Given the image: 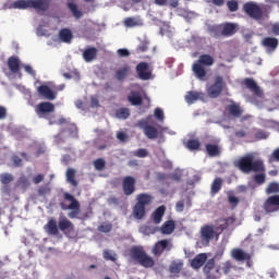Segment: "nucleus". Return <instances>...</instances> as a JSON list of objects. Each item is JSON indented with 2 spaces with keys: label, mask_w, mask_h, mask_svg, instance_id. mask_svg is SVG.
Here are the masks:
<instances>
[{
  "label": "nucleus",
  "mask_w": 279,
  "mask_h": 279,
  "mask_svg": "<svg viewBox=\"0 0 279 279\" xmlns=\"http://www.w3.org/2000/svg\"><path fill=\"white\" fill-rule=\"evenodd\" d=\"M234 165L243 173H251V171H254L255 173H263V171H265V163H263V160L260 159L254 160V154L245 155L244 157L235 160Z\"/></svg>",
  "instance_id": "nucleus-1"
},
{
  "label": "nucleus",
  "mask_w": 279,
  "mask_h": 279,
  "mask_svg": "<svg viewBox=\"0 0 279 279\" xmlns=\"http://www.w3.org/2000/svg\"><path fill=\"white\" fill-rule=\"evenodd\" d=\"M231 223H234L233 218H227V219H220L217 221L216 226L213 225H206L202 227L201 229V236L205 243H210L213 239H215V235L221 234L222 231L228 228Z\"/></svg>",
  "instance_id": "nucleus-2"
},
{
  "label": "nucleus",
  "mask_w": 279,
  "mask_h": 279,
  "mask_svg": "<svg viewBox=\"0 0 279 279\" xmlns=\"http://www.w3.org/2000/svg\"><path fill=\"white\" fill-rule=\"evenodd\" d=\"M130 256L138 263L142 267H145L146 269H149V267H153L155 265L154 258H151L147 253L145 252V248L143 246H133L130 250Z\"/></svg>",
  "instance_id": "nucleus-3"
},
{
  "label": "nucleus",
  "mask_w": 279,
  "mask_h": 279,
  "mask_svg": "<svg viewBox=\"0 0 279 279\" xmlns=\"http://www.w3.org/2000/svg\"><path fill=\"white\" fill-rule=\"evenodd\" d=\"M244 84L246 88H248V90H251V93H253L254 95L253 98H248L250 104H253L257 108H263L265 98L263 97V90L260 89L258 84H256V81L252 78H245Z\"/></svg>",
  "instance_id": "nucleus-4"
},
{
  "label": "nucleus",
  "mask_w": 279,
  "mask_h": 279,
  "mask_svg": "<svg viewBox=\"0 0 279 279\" xmlns=\"http://www.w3.org/2000/svg\"><path fill=\"white\" fill-rule=\"evenodd\" d=\"M215 64V59L209 54H202L198 58V62L194 63L192 71L197 77V80H204L206 77V69L204 66H213Z\"/></svg>",
  "instance_id": "nucleus-5"
},
{
  "label": "nucleus",
  "mask_w": 279,
  "mask_h": 279,
  "mask_svg": "<svg viewBox=\"0 0 279 279\" xmlns=\"http://www.w3.org/2000/svg\"><path fill=\"white\" fill-rule=\"evenodd\" d=\"M63 197L65 202H69L70 204L61 203L62 210H72L68 214V217H70V219H75V217L80 215V202L69 193H64Z\"/></svg>",
  "instance_id": "nucleus-6"
},
{
  "label": "nucleus",
  "mask_w": 279,
  "mask_h": 279,
  "mask_svg": "<svg viewBox=\"0 0 279 279\" xmlns=\"http://www.w3.org/2000/svg\"><path fill=\"white\" fill-rule=\"evenodd\" d=\"M149 204H151V195H137V204L133 208V215L135 219H143V217H145V206H149Z\"/></svg>",
  "instance_id": "nucleus-7"
},
{
  "label": "nucleus",
  "mask_w": 279,
  "mask_h": 279,
  "mask_svg": "<svg viewBox=\"0 0 279 279\" xmlns=\"http://www.w3.org/2000/svg\"><path fill=\"white\" fill-rule=\"evenodd\" d=\"M53 123H58V125H66V130L59 133V135H57L54 137L56 143H58V145H60V136H72V138H75V136H77V126H75V124L69 123V120L61 118L59 119V121H51L49 120V125H53Z\"/></svg>",
  "instance_id": "nucleus-8"
},
{
  "label": "nucleus",
  "mask_w": 279,
  "mask_h": 279,
  "mask_svg": "<svg viewBox=\"0 0 279 279\" xmlns=\"http://www.w3.org/2000/svg\"><path fill=\"white\" fill-rule=\"evenodd\" d=\"M242 10L250 19H254V21L263 20V9L256 2L250 1L244 3Z\"/></svg>",
  "instance_id": "nucleus-9"
},
{
  "label": "nucleus",
  "mask_w": 279,
  "mask_h": 279,
  "mask_svg": "<svg viewBox=\"0 0 279 279\" xmlns=\"http://www.w3.org/2000/svg\"><path fill=\"white\" fill-rule=\"evenodd\" d=\"M203 271L206 279H220L221 278V267L215 265V258L207 260Z\"/></svg>",
  "instance_id": "nucleus-10"
},
{
  "label": "nucleus",
  "mask_w": 279,
  "mask_h": 279,
  "mask_svg": "<svg viewBox=\"0 0 279 279\" xmlns=\"http://www.w3.org/2000/svg\"><path fill=\"white\" fill-rule=\"evenodd\" d=\"M150 119L151 116H149L147 119L140 120L137 125L141 128V130H143L146 138L154 141V138H158V129L149 125Z\"/></svg>",
  "instance_id": "nucleus-11"
},
{
  "label": "nucleus",
  "mask_w": 279,
  "mask_h": 279,
  "mask_svg": "<svg viewBox=\"0 0 279 279\" xmlns=\"http://www.w3.org/2000/svg\"><path fill=\"white\" fill-rule=\"evenodd\" d=\"M223 86H226V83H223V77L217 76L215 78L214 84L209 85L207 87V94L211 99H217L221 95V92L223 90Z\"/></svg>",
  "instance_id": "nucleus-12"
},
{
  "label": "nucleus",
  "mask_w": 279,
  "mask_h": 279,
  "mask_svg": "<svg viewBox=\"0 0 279 279\" xmlns=\"http://www.w3.org/2000/svg\"><path fill=\"white\" fill-rule=\"evenodd\" d=\"M56 110V106L51 102H41L36 107V113L40 119H49V113Z\"/></svg>",
  "instance_id": "nucleus-13"
},
{
  "label": "nucleus",
  "mask_w": 279,
  "mask_h": 279,
  "mask_svg": "<svg viewBox=\"0 0 279 279\" xmlns=\"http://www.w3.org/2000/svg\"><path fill=\"white\" fill-rule=\"evenodd\" d=\"M71 40H73V36H48L46 43L48 47H60L62 43L70 45Z\"/></svg>",
  "instance_id": "nucleus-14"
},
{
  "label": "nucleus",
  "mask_w": 279,
  "mask_h": 279,
  "mask_svg": "<svg viewBox=\"0 0 279 279\" xmlns=\"http://www.w3.org/2000/svg\"><path fill=\"white\" fill-rule=\"evenodd\" d=\"M264 210L266 213H278L279 210V195L270 196L264 203Z\"/></svg>",
  "instance_id": "nucleus-15"
},
{
  "label": "nucleus",
  "mask_w": 279,
  "mask_h": 279,
  "mask_svg": "<svg viewBox=\"0 0 279 279\" xmlns=\"http://www.w3.org/2000/svg\"><path fill=\"white\" fill-rule=\"evenodd\" d=\"M231 256L232 258H234V260H238V262L247 260L246 262L247 267H252V260H250V258H252V254L246 253L241 248H235L231 251Z\"/></svg>",
  "instance_id": "nucleus-16"
},
{
  "label": "nucleus",
  "mask_w": 279,
  "mask_h": 279,
  "mask_svg": "<svg viewBox=\"0 0 279 279\" xmlns=\"http://www.w3.org/2000/svg\"><path fill=\"white\" fill-rule=\"evenodd\" d=\"M51 5V0H31V8L36 12H47Z\"/></svg>",
  "instance_id": "nucleus-17"
},
{
  "label": "nucleus",
  "mask_w": 279,
  "mask_h": 279,
  "mask_svg": "<svg viewBox=\"0 0 279 279\" xmlns=\"http://www.w3.org/2000/svg\"><path fill=\"white\" fill-rule=\"evenodd\" d=\"M186 104H195V101H206V95L202 92H187L185 95Z\"/></svg>",
  "instance_id": "nucleus-18"
},
{
  "label": "nucleus",
  "mask_w": 279,
  "mask_h": 279,
  "mask_svg": "<svg viewBox=\"0 0 279 279\" xmlns=\"http://www.w3.org/2000/svg\"><path fill=\"white\" fill-rule=\"evenodd\" d=\"M262 45L266 49L267 53H274V51H276L278 48V39L274 37H265Z\"/></svg>",
  "instance_id": "nucleus-19"
},
{
  "label": "nucleus",
  "mask_w": 279,
  "mask_h": 279,
  "mask_svg": "<svg viewBox=\"0 0 279 279\" xmlns=\"http://www.w3.org/2000/svg\"><path fill=\"white\" fill-rule=\"evenodd\" d=\"M165 250H171V242L168 240H161L157 242L153 248V254L155 256H160Z\"/></svg>",
  "instance_id": "nucleus-20"
},
{
  "label": "nucleus",
  "mask_w": 279,
  "mask_h": 279,
  "mask_svg": "<svg viewBox=\"0 0 279 279\" xmlns=\"http://www.w3.org/2000/svg\"><path fill=\"white\" fill-rule=\"evenodd\" d=\"M136 71L140 80H149V77H151V72H149V65L145 62L137 64Z\"/></svg>",
  "instance_id": "nucleus-21"
},
{
  "label": "nucleus",
  "mask_w": 279,
  "mask_h": 279,
  "mask_svg": "<svg viewBox=\"0 0 279 279\" xmlns=\"http://www.w3.org/2000/svg\"><path fill=\"white\" fill-rule=\"evenodd\" d=\"M206 260H208V254L201 253L192 259L191 266L193 267V269H201L202 267H204Z\"/></svg>",
  "instance_id": "nucleus-22"
},
{
  "label": "nucleus",
  "mask_w": 279,
  "mask_h": 279,
  "mask_svg": "<svg viewBox=\"0 0 279 279\" xmlns=\"http://www.w3.org/2000/svg\"><path fill=\"white\" fill-rule=\"evenodd\" d=\"M37 92L45 99H49L50 101H53V99H56V93H53V90H51V88H49V86H47V85L39 86L37 88Z\"/></svg>",
  "instance_id": "nucleus-23"
},
{
  "label": "nucleus",
  "mask_w": 279,
  "mask_h": 279,
  "mask_svg": "<svg viewBox=\"0 0 279 279\" xmlns=\"http://www.w3.org/2000/svg\"><path fill=\"white\" fill-rule=\"evenodd\" d=\"M239 32V25L234 23H225L222 25V36H234Z\"/></svg>",
  "instance_id": "nucleus-24"
},
{
  "label": "nucleus",
  "mask_w": 279,
  "mask_h": 279,
  "mask_svg": "<svg viewBox=\"0 0 279 279\" xmlns=\"http://www.w3.org/2000/svg\"><path fill=\"white\" fill-rule=\"evenodd\" d=\"M136 184V180L132 177H126L123 180V191L126 195H132L134 193V185Z\"/></svg>",
  "instance_id": "nucleus-25"
},
{
  "label": "nucleus",
  "mask_w": 279,
  "mask_h": 279,
  "mask_svg": "<svg viewBox=\"0 0 279 279\" xmlns=\"http://www.w3.org/2000/svg\"><path fill=\"white\" fill-rule=\"evenodd\" d=\"M124 27H141L143 26V20L140 16L126 17L123 21Z\"/></svg>",
  "instance_id": "nucleus-26"
},
{
  "label": "nucleus",
  "mask_w": 279,
  "mask_h": 279,
  "mask_svg": "<svg viewBox=\"0 0 279 279\" xmlns=\"http://www.w3.org/2000/svg\"><path fill=\"white\" fill-rule=\"evenodd\" d=\"M128 100L132 106H141L143 104V97H141L140 92H131V94L128 96Z\"/></svg>",
  "instance_id": "nucleus-27"
},
{
  "label": "nucleus",
  "mask_w": 279,
  "mask_h": 279,
  "mask_svg": "<svg viewBox=\"0 0 279 279\" xmlns=\"http://www.w3.org/2000/svg\"><path fill=\"white\" fill-rule=\"evenodd\" d=\"M95 58H97L96 48H87L83 51V60H85V62H93Z\"/></svg>",
  "instance_id": "nucleus-28"
},
{
  "label": "nucleus",
  "mask_w": 279,
  "mask_h": 279,
  "mask_svg": "<svg viewBox=\"0 0 279 279\" xmlns=\"http://www.w3.org/2000/svg\"><path fill=\"white\" fill-rule=\"evenodd\" d=\"M12 8L14 10H27V8H32V0H16L12 3Z\"/></svg>",
  "instance_id": "nucleus-29"
},
{
  "label": "nucleus",
  "mask_w": 279,
  "mask_h": 279,
  "mask_svg": "<svg viewBox=\"0 0 279 279\" xmlns=\"http://www.w3.org/2000/svg\"><path fill=\"white\" fill-rule=\"evenodd\" d=\"M161 234H172L175 230V222L173 220L166 221L161 227Z\"/></svg>",
  "instance_id": "nucleus-30"
},
{
  "label": "nucleus",
  "mask_w": 279,
  "mask_h": 279,
  "mask_svg": "<svg viewBox=\"0 0 279 279\" xmlns=\"http://www.w3.org/2000/svg\"><path fill=\"white\" fill-rule=\"evenodd\" d=\"M59 230H61V232H66V230H73V223L71 222V220L61 217L59 219Z\"/></svg>",
  "instance_id": "nucleus-31"
},
{
  "label": "nucleus",
  "mask_w": 279,
  "mask_h": 279,
  "mask_svg": "<svg viewBox=\"0 0 279 279\" xmlns=\"http://www.w3.org/2000/svg\"><path fill=\"white\" fill-rule=\"evenodd\" d=\"M45 230L48 234H58V222L54 219H50L45 226Z\"/></svg>",
  "instance_id": "nucleus-32"
},
{
  "label": "nucleus",
  "mask_w": 279,
  "mask_h": 279,
  "mask_svg": "<svg viewBox=\"0 0 279 279\" xmlns=\"http://www.w3.org/2000/svg\"><path fill=\"white\" fill-rule=\"evenodd\" d=\"M165 210H167V208L165 207V205H162L154 211L153 220L156 223H160V221H162V217H165Z\"/></svg>",
  "instance_id": "nucleus-33"
},
{
  "label": "nucleus",
  "mask_w": 279,
  "mask_h": 279,
  "mask_svg": "<svg viewBox=\"0 0 279 279\" xmlns=\"http://www.w3.org/2000/svg\"><path fill=\"white\" fill-rule=\"evenodd\" d=\"M9 69L12 73H19V68L21 66V61L16 57H11L8 61Z\"/></svg>",
  "instance_id": "nucleus-34"
},
{
  "label": "nucleus",
  "mask_w": 279,
  "mask_h": 279,
  "mask_svg": "<svg viewBox=\"0 0 279 279\" xmlns=\"http://www.w3.org/2000/svg\"><path fill=\"white\" fill-rule=\"evenodd\" d=\"M128 75H130V66H124L116 72V80L122 82Z\"/></svg>",
  "instance_id": "nucleus-35"
},
{
  "label": "nucleus",
  "mask_w": 279,
  "mask_h": 279,
  "mask_svg": "<svg viewBox=\"0 0 279 279\" xmlns=\"http://www.w3.org/2000/svg\"><path fill=\"white\" fill-rule=\"evenodd\" d=\"M68 8L72 12L74 19H82L83 13L77 8V4H75L73 2H69Z\"/></svg>",
  "instance_id": "nucleus-36"
},
{
  "label": "nucleus",
  "mask_w": 279,
  "mask_h": 279,
  "mask_svg": "<svg viewBox=\"0 0 279 279\" xmlns=\"http://www.w3.org/2000/svg\"><path fill=\"white\" fill-rule=\"evenodd\" d=\"M229 112L230 114H232V117H241V114H243V110L241 109V107L234 104L229 106Z\"/></svg>",
  "instance_id": "nucleus-37"
},
{
  "label": "nucleus",
  "mask_w": 279,
  "mask_h": 279,
  "mask_svg": "<svg viewBox=\"0 0 279 279\" xmlns=\"http://www.w3.org/2000/svg\"><path fill=\"white\" fill-rule=\"evenodd\" d=\"M222 180H221V178H217V179H215L214 180V182H213V184H211V193H213V195H216V193L218 192V191H221V184H222Z\"/></svg>",
  "instance_id": "nucleus-38"
},
{
  "label": "nucleus",
  "mask_w": 279,
  "mask_h": 279,
  "mask_svg": "<svg viewBox=\"0 0 279 279\" xmlns=\"http://www.w3.org/2000/svg\"><path fill=\"white\" fill-rule=\"evenodd\" d=\"M66 180L70 184H72V186H75L77 184V181H75V171L73 169H68Z\"/></svg>",
  "instance_id": "nucleus-39"
},
{
  "label": "nucleus",
  "mask_w": 279,
  "mask_h": 279,
  "mask_svg": "<svg viewBox=\"0 0 279 279\" xmlns=\"http://www.w3.org/2000/svg\"><path fill=\"white\" fill-rule=\"evenodd\" d=\"M266 193H267V195H271L274 193H279V183L278 182L270 183L266 189Z\"/></svg>",
  "instance_id": "nucleus-40"
},
{
  "label": "nucleus",
  "mask_w": 279,
  "mask_h": 279,
  "mask_svg": "<svg viewBox=\"0 0 279 279\" xmlns=\"http://www.w3.org/2000/svg\"><path fill=\"white\" fill-rule=\"evenodd\" d=\"M187 43H189V47L191 48L202 47V37H198V36L191 37V39Z\"/></svg>",
  "instance_id": "nucleus-41"
},
{
  "label": "nucleus",
  "mask_w": 279,
  "mask_h": 279,
  "mask_svg": "<svg viewBox=\"0 0 279 279\" xmlns=\"http://www.w3.org/2000/svg\"><path fill=\"white\" fill-rule=\"evenodd\" d=\"M206 150L209 156H218L219 155V147L217 145L208 144L206 146Z\"/></svg>",
  "instance_id": "nucleus-42"
},
{
  "label": "nucleus",
  "mask_w": 279,
  "mask_h": 279,
  "mask_svg": "<svg viewBox=\"0 0 279 279\" xmlns=\"http://www.w3.org/2000/svg\"><path fill=\"white\" fill-rule=\"evenodd\" d=\"M254 136H255L256 141H263L265 138H269V133L265 132L263 130H256L254 132Z\"/></svg>",
  "instance_id": "nucleus-43"
},
{
  "label": "nucleus",
  "mask_w": 279,
  "mask_h": 279,
  "mask_svg": "<svg viewBox=\"0 0 279 279\" xmlns=\"http://www.w3.org/2000/svg\"><path fill=\"white\" fill-rule=\"evenodd\" d=\"M118 119H128L130 117V109L128 108H121L116 113Z\"/></svg>",
  "instance_id": "nucleus-44"
},
{
  "label": "nucleus",
  "mask_w": 279,
  "mask_h": 279,
  "mask_svg": "<svg viewBox=\"0 0 279 279\" xmlns=\"http://www.w3.org/2000/svg\"><path fill=\"white\" fill-rule=\"evenodd\" d=\"M94 167L96 171H104L106 169V160L99 158L94 161Z\"/></svg>",
  "instance_id": "nucleus-45"
},
{
  "label": "nucleus",
  "mask_w": 279,
  "mask_h": 279,
  "mask_svg": "<svg viewBox=\"0 0 279 279\" xmlns=\"http://www.w3.org/2000/svg\"><path fill=\"white\" fill-rule=\"evenodd\" d=\"M229 12H236L239 10V2L236 0H229L227 2Z\"/></svg>",
  "instance_id": "nucleus-46"
},
{
  "label": "nucleus",
  "mask_w": 279,
  "mask_h": 279,
  "mask_svg": "<svg viewBox=\"0 0 279 279\" xmlns=\"http://www.w3.org/2000/svg\"><path fill=\"white\" fill-rule=\"evenodd\" d=\"M12 180H14V177L11 173L0 174V182L2 184H10V182H12Z\"/></svg>",
  "instance_id": "nucleus-47"
},
{
  "label": "nucleus",
  "mask_w": 279,
  "mask_h": 279,
  "mask_svg": "<svg viewBox=\"0 0 279 279\" xmlns=\"http://www.w3.org/2000/svg\"><path fill=\"white\" fill-rule=\"evenodd\" d=\"M104 258L106 260H117V253L114 251H104Z\"/></svg>",
  "instance_id": "nucleus-48"
},
{
  "label": "nucleus",
  "mask_w": 279,
  "mask_h": 279,
  "mask_svg": "<svg viewBox=\"0 0 279 279\" xmlns=\"http://www.w3.org/2000/svg\"><path fill=\"white\" fill-rule=\"evenodd\" d=\"M186 147H187V149H191V151H193V149H199V141H197V140H190L186 143Z\"/></svg>",
  "instance_id": "nucleus-49"
},
{
  "label": "nucleus",
  "mask_w": 279,
  "mask_h": 279,
  "mask_svg": "<svg viewBox=\"0 0 279 279\" xmlns=\"http://www.w3.org/2000/svg\"><path fill=\"white\" fill-rule=\"evenodd\" d=\"M154 114L157 121H165V111L161 108H156Z\"/></svg>",
  "instance_id": "nucleus-50"
},
{
  "label": "nucleus",
  "mask_w": 279,
  "mask_h": 279,
  "mask_svg": "<svg viewBox=\"0 0 279 279\" xmlns=\"http://www.w3.org/2000/svg\"><path fill=\"white\" fill-rule=\"evenodd\" d=\"M181 269H182V263L173 262L170 266L171 274H180Z\"/></svg>",
  "instance_id": "nucleus-51"
},
{
  "label": "nucleus",
  "mask_w": 279,
  "mask_h": 279,
  "mask_svg": "<svg viewBox=\"0 0 279 279\" xmlns=\"http://www.w3.org/2000/svg\"><path fill=\"white\" fill-rule=\"evenodd\" d=\"M133 156H136L137 158H147L148 153L145 148H140L133 153Z\"/></svg>",
  "instance_id": "nucleus-52"
},
{
  "label": "nucleus",
  "mask_w": 279,
  "mask_h": 279,
  "mask_svg": "<svg viewBox=\"0 0 279 279\" xmlns=\"http://www.w3.org/2000/svg\"><path fill=\"white\" fill-rule=\"evenodd\" d=\"M99 232H110L112 230V225L105 222L98 228Z\"/></svg>",
  "instance_id": "nucleus-53"
},
{
  "label": "nucleus",
  "mask_w": 279,
  "mask_h": 279,
  "mask_svg": "<svg viewBox=\"0 0 279 279\" xmlns=\"http://www.w3.org/2000/svg\"><path fill=\"white\" fill-rule=\"evenodd\" d=\"M265 173H259L254 177L256 184H265Z\"/></svg>",
  "instance_id": "nucleus-54"
},
{
  "label": "nucleus",
  "mask_w": 279,
  "mask_h": 279,
  "mask_svg": "<svg viewBox=\"0 0 279 279\" xmlns=\"http://www.w3.org/2000/svg\"><path fill=\"white\" fill-rule=\"evenodd\" d=\"M24 66V71L26 73H28V75H32L33 77H36V71H34V68H32V65L25 64Z\"/></svg>",
  "instance_id": "nucleus-55"
},
{
  "label": "nucleus",
  "mask_w": 279,
  "mask_h": 279,
  "mask_svg": "<svg viewBox=\"0 0 279 279\" xmlns=\"http://www.w3.org/2000/svg\"><path fill=\"white\" fill-rule=\"evenodd\" d=\"M117 53L120 58H128V56H130V50L122 48L118 49Z\"/></svg>",
  "instance_id": "nucleus-56"
},
{
  "label": "nucleus",
  "mask_w": 279,
  "mask_h": 279,
  "mask_svg": "<svg viewBox=\"0 0 279 279\" xmlns=\"http://www.w3.org/2000/svg\"><path fill=\"white\" fill-rule=\"evenodd\" d=\"M140 231L142 232V234H154V229L147 226L141 227Z\"/></svg>",
  "instance_id": "nucleus-57"
},
{
  "label": "nucleus",
  "mask_w": 279,
  "mask_h": 279,
  "mask_svg": "<svg viewBox=\"0 0 279 279\" xmlns=\"http://www.w3.org/2000/svg\"><path fill=\"white\" fill-rule=\"evenodd\" d=\"M45 27H47L46 25H39L37 27V36H47V29H45Z\"/></svg>",
  "instance_id": "nucleus-58"
},
{
  "label": "nucleus",
  "mask_w": 279,
  "mask_h": 279,
  "mask_svg": "<svg viewBox=\"0 0 279 279\" xmlns=\"http://www.w3.org/2000/svg\"><path fill=\"white\" fill-rule=\"evenodd\" d=\"M12 162H13L14 167H21L23 165V160L20 159V157L16 155H14L12 157Z\"/></svg>",
  "instance_id": "nucleus-59"
},
{
  "label": "nucleus",
  "mask_w": 279,
  "mask_h": 279,
  "mask_svg": "<svg viewBox=\"0 0 279 279\" xmlns=\"http://www.w3.org/2000/svg\"><path fill=\"white\" fill-rule=\"evenodd\" d=\"M43 180H45V175L44 174H37L33 178V182L34 184H40V182H43Z\"/></svg>",
  "instance_id": "nucleus-60"
},
{
  "label": "nucleus",
  "mask_w": 279,
  "mask_h": 279,
  "mask_svg": "<svg viewBox=\"0 0 279 279\" xmlns=\"http://www.w3.org/2000/svg\"><path fill=\"white\" fill-rule=\"evenodd\" d=\"M59 36H73V33L71 32V29L69 28H62L59 32Z\"/></svg>",
  "instance_id": "nucleus-61"
},
{
  "label": "nucleus",
  "mask_w": 279,
  "mask_h": 279,
  "mask_svg": "<svg viewBox=\"0 0 279 279\" xmlns=\"http://www.w3.org/2000/svg\"><path fill=\"white\" fill-rule=\"evenodd\" d=\"M177 213H182L184 210V201H179L175 205Z\"/></svg>",
  "instance_id": "nucleus-62"
},
{
  "label": "nucleus",
  "mask_w": 279,
  "mask_h": 279,
  "mask_svg": "<svg viewBox=\"0 0 279 279\" xmlns=\"http://www.w3.org/2000/svg\"><path fill=\"white\" fill-rule=\"evenodd\" d=\"M271 32L275 36H279V22L271 25Z\"/></svg>",
  "instance_id": "nucleus-63"
},
{
  "label": "nucleus",
  "mask_w": 279,
  "mask_h": 279,
  "mask_svg": "<svg viewBox=\"0 0 279 279\" xmlns=\"http://www.w3.org/2000/svg\"><path fill=\"white\" fill-rule=\"evenodd\" d=\"M229 203L231 204V206H236L239 204V198L236 196H229Z\"/></svg>",
  "instance_id": "nucleus-64"
}]
</instances>
